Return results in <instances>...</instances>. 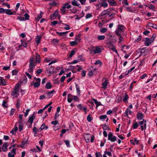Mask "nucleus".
<instances>
[{
	"instance_id": "f257e3e1",
	"label": "nucleus",
	"mask_w": 157,
	"mask_h": 157,
	"mask_svg": "<svg viewBox=\"0 0 157 157\" xmlns=\"http://www.w3.org/2000/svg\"><path fill=\"white\" fill-rule=\"evenodd\" d=\"M125 27L122 25H118L117 29L115 31V34L116 35H119V34H122L124 33L125 30Z\"/></svg>"
},
{
	"instance_id": "f03ea898",
	"label": "nucleus",
	"mask_w": 157,
	"mask_h": 157,
	"mask_svg": "<svg viewBox=\"0 0 157 157\" xmlns=\"http://www.w3.org/2000/svg\"><path fill=\"white\" fill-rule=\"evenodd\" d=\"M108 140L112 142H114L117 140V137L115 136H113L111 132H109L108 135Z\"/></svg>"
},
{
	"instance_id": "7ed1b4c3",
	"label": "nucleus",
	"mask_w": 157,
	"mask_h": 157,
	"mask_svg": "<svg viewBox=\"0 0 157 157\" xmlns=\"http://www.w3.org/2000/svg\"><path fill=\"white\" fill-rule=\"evenodd\" d=\"M107 47L111 49L113 51L115 52L117 54H118V52L116 49L114 47L113 45L112 44L111 42H109L107 43Z\"/></svg>"
},
{
	"instance_id": "20e7f679",
	"label": "nucleus",
	"mask_w": 157,
	"mask_h": 157,
	"mask_svg": "<svg viewBox=\"0 0 157 157\" xmlns=\"http://www.w3.org/2000/svg\"><path fill=\"white\" fill-rule=\"evenodd\" d=\"M113 10V9H109L106 10H104L101 12V16H103L106 15H109Z\"/></svg>"
},
{
	"instance_id": "39448f33",
	"label": "nucleus",
	"mask_w": 157,
	"mask_h": 157,
	"mask_svg": "<svg viewBox=\"0 0 157 157\" xmlns=\"http://www.w3.org/2000/svg\"><path fill=\"white\" fill-rule=\"evenodd\" d=\"M19 91L18 89H14L13 90L11 91V95L14 98L17 97L19 95L18 93Z\"/></svg>"
},
{
	"instance_id": "423d86ee",
	"label": "nucleus",
	"mask_w": 157,
	"mask_h": 157,
	"mask_svg": "<svg viewBox=\"0 0 157 157\" xmlns=\"http://www.w3.org/2000/svg\"><path fill=\"white\" fill-rule=\"evenodd\" d=\"M29 62L30 66L34 65L36 66V63H37L36 60L35 61V58L33 56H32L30 58Z\"/></svg>"
},
{
	"instance_id": "0eeeda50",
	"label": "nucleus",
	"mask_w": 157,
	"mask_h": 157,
	"mask_svg": "<svg viewBox=\"0 0 157 157\" xmlns=\"http://www.w3.org/2000/svg\"><path fill=\"white\" fill-rule=\"evenodd\" d=\"M16 148H13L11 150L10 152L8 153V157H15L14 155L16 154Z\"/></svg>"
},
{
	"instance_id": "6e6552de",
	"label": "nucleus",
	"mask_w": 157,
	"mask_h": 157,
	"mask_svg": "<svg viewBox=\"0 0 157 157\" xmlns=\"http://www.w3.org/2000/svg\"><path fill=\"white\" fill-rule=\"evenodd\" d=\"M102 81L103 82L102 85L103 86V88H106L108 83V80L106 78H103Z\"/></svg>"
},
{
	"instance_id": "1a4fd4ad",
	"label": "nucleus",
	"mask_w": 157,
	"mask_h": 157,
	"mask_svg": "<svg viewBox=\"0 0 157 157\" xmlns=\"http://www.w3.org/2000/svg\"><path fill=\"white\" fill-rule=\"evenodd\" d=\"M58 14V10H56L54 13L51 14L50 16V18L52 20L55 19Z\"/></svg>"
},
{
	"instance_id": "9d476101",
	"label": "nucleus",
	"mask_w": 157,
	"mask_h": 157,
	"mask_svg": "<svg viewBox=\"0 0 157 157\" xmlns=\"http://www.w3.org/2000/svg\"><path fill=\"white\" fill-rule=\"evenodd\" d=\"M125 35L124 33H123L122 34H119V35H117L118 36L119 40V41H118L119 43H120L121 42L123 41L124 38L123 37Z\"/></svg>"
},
{
	"instance_id": "9b49d317",
	"label": "nucleus",
	"mask_w": 157,
	"mask_h": 157,
	"mask_svg": "<svg viewBox=\"0 0 157 157\" xmlns=\"http://www.w3.org/2000/svg\"><path fill=\"white\" fill-rule=\"evenodd\" d=\"M153 42V41L150 39L148 38H145V44L146 46H149Z\"/></svg>"
},
{
	"instance_id": "f8f14e48",
	"label": "nucleus",
	"mask_w": 157,
	"mask_h": 157,
	"mask_svg": "<svg viewBox=\"0 0 157 157\" xmlns=\"http://www.w3.org/2000/svg\"><path fill=\"white\" fill-rule=\"evenodd\" d=\"M77 108L78 109L83 110L85 113H86V108L83 107L81 104H79L77 105Z\"/></svg>"
},
{
	"instance_id": "ddd939ff",
	"label": "nucleus",
	"mask_w": 157,
	"mask_h": 157,
	"mask_svg": "<svg viewBox=\"0 0 157 157\" xmlns=\"http://www.w3.org/2000/svg\"><path fill=\"white\" fill-rule=\"evenodd\" d=\"M101 51V48L98 46L95 47V49L93 51V52L94 54L100 53Z\"/></svg>"
},
{
	"instance_id": "4468645a",
	"label": "nucleus",
	"mask_w": 157,
	"mask_h": 157,
	"mask_svg": "<svg viewBox=\"0 0 157 157\" xmlns=\"http://www.w3.org/2000/svg\"><path fill=\"white\" fill-rule=\"evenodd\" d=\"M34 113L33 114L32 116L29 117L28 121V122L29 123L31 124L33 123V121L35 117L34 115Z\"/></svg>"
},
{
	"instance_id": "2eb2a0df",
	"label": "nucleus",
	"mask_w": 157,
	"mask_h": 157,
	"mask_svg": "<svg viewBox=\"0 0 157 157\" xmlns=\"http://www.w3.org/2000/svg\"><path fill=\"white\" fill-rule=\"evenodd\" d=\"M90 71H89L88 73V75L90 76H91L93 75L94 71H95L96 70V69L94 68L93 67H90Z\"/></svg>"
},
{
	"instance_id": "dca6fc26",
	"label": "nucleus",
	"mask_w": 157,
	"mask_h": 157,
	"mask_svg": "<svg viewBox=\"0 0 157 157\" xmlns=\"http://www.w3.org/2000/svg\"><path fill=\"white\" fill-rule=\"evenodd\" d=\"M108 2L109 5L111 6H114L117 5V3L114 0H108Z\"/></svg>"
},
{
	"instance_id": "f3484780",
	"label": "nucleus",
	"mask_w": 157,
	"mask_h": 157,
	"mask_svg": "<svg viewBox=\"0 0 157 157\" xmlns=\"http://www.w3.org/2000/svg\"><path fill=\"white\" fill-rule=\"evenodd\" d=\"M136 117L138 119L141 120L144 118L143 113L138 112L137 114Z\"/></svg>"
},
{
	"instance_id": "a211bd4d",
	"label": "nucleus",
	"mask_w": 157,
	"mask_h": 157,
	"mask_svg": "<svg viewBox=\"0 0 157 157\" xmlns=\"http://www.w3.org/2000/svg\"><path fill=\"white\" fill-rule=\"evenodd\" d=\"M35 66H36L35 65H32L31 66H30V65H29V68L28 70V71L31 75L33 74V69L35 67Z\"/></svg>"
},
{
	"instance_id": "6ab92c4d",
	"label": "nucleus",
	"mask_w": 157,
	"mask_h": 157,
	"mask_svg": "<svg viewBox=\"0 0 157 157\" xmlns=\"http://www.w3.org/2000/svg\"><path fill=\"white\" fill-rule=\"evenodd\" d=\"M37 81L36 82L33 84L35 87H39L40 85V79L39 78H38L37 79Z\"/></svg>"
},
{
	"instance_id": "aec40b11",
	"label": "nucleus",
	"mask_w": 157,
	"mask_h": 157,
	"mask_svg": "<svg viewBox=\"0 0 157 157\" xmlns=\"http://www.w3.org/2000/svg\"><path fill=\"white\" fill-rule=\"evenodd\" d=\"M8 146V144L7 143H4L2 146V150L4 152L7 151L8 149L7 148Z\"/></svg>"
},
{
	"instance_id": "412c9836",
	"label": "nucleus",
	"mask_w": 157,
	"mask_h": 157,
	"mask_svg": "<svg viewBox=\"0 0 157 157\" xmlns=\"http://www.w3.org/2000/svg\"><path fill=\"white\" fill-rule=\"evenodd\" d=\"M27 78L25 76L23 77L21 79L20 83H26L27 82Z\"/></svg>"
},
{
	"instance_id": "4be33fe9",
	"label": "nucleus",
	"mask_w": 157,
	"mask_h": 157,
	"mask_svg": "<svg viewBox=\"0 0 157 157\" xmlns=\"http://www.w3.org/2000/svg\"><path fill=\"white\" fill-rule=\"evenodd\" d=\"M6 81L3 78L0 77V85L4 86L6 85Z\"/></svg>"
},
{
	"instance_id": "5701e85b",
	"label": "nucleus",
	"mask_w": 157,
	"mask_h": 157,
	"mask_svg": "<svg viewBox=\"0 0 157 157\" xmlns=\"http://www.w3.org/2000/svg\"><path fill=\"white\" fill-rule=\"evenodd\" d=\"M147 25L149 27H151L154 29H157V25L156 24H153L149 22L148 23Z\"/></svg>"
},
{
	"instance_id": "b1692460",
	"label": "nucleus",
	"mask_w": 157,
	"mask_h": 157,
	"mask_svg": "<svg viewBox=\"0 0 157 157\" xmlns=\"http://www.w3.org/2000/svg\"><path fill=\"white\" fill-rule=\"evenodd\" d=\"M52 87L51 84L50 82H48L46 83L45 86V88L47 89H50Z\"/></svg>"
},
{
	"instance_id": "393cba45",
	"label": "nucleus",
	"mask_w": 157,
	"mask_h": 157,
	"mask_svg": "<svg viewBox=\"0 0 157 157\" xmlns=\"http://www.w3.org/2000/svg\"><path fill=\"white\" fill-rule=\"evenodd\" d=\"M36 60L38 63H39L40 62V55L38 53L36 54Z\"/></svg>"
},
{
	"instance_id": "a878e982",
	"label": "nucleus",
	"mask_w": 157,
	"mask_h": 157,
	"mask_svg": "<svg viewBox=\"0 0 157 157\" xmlns=\"http://www.w3.org/2000/svg\"><path fill=\"white\" fill-rule=\"evenodd\" d=\"M78 1L75 0H72L71 1V4L74 6H78L80 4H78Z\"/></svg>"
},
{
	"instance_id": "bb28decb",
	"label": "nucleus",
	"mask_w": 157,
	"mask_h": 157,
	"mask_svg": "<svg viewBox=\"0 0 157 157\" xmlns=\"http://www.w3.org/2000/svg\"><path fill=\"white\" fill-rule=\"evenodd\" d=\"M60 12L62 15H64L66 12L65 7L64 6L62 7V8L60 10Z\"/></svg>"
},
{
	"instance_id": "cd10ccee",
	"label": "nucleus",
	"mask_w": 157,
	"mask_h": 157,
	"mask_svg": "<svg viewBox=\"0 0 157 157\" xmlns=\"http://www.w3.org/2000/svg\"><path fill=\"white\" fill-rule=\"evenodd\" d=\"M75 87L76 88L77 92L78 94L79 95L80 93V91L79 89V86L78 84H75Z\"/></svg>"
},
{
	"instance_id": "c85d7f7f",
	"label": "nucleus",
	"mask_w": 157,
	"mask_h": 157,
	"mask_svg": "<svg viewBox=\"0 0 157 157\" xmlns=\"http://www.w3.org/2000/svg\"><path fill=\"white\" fill-rule=\"evenodd\" d=\"M21 45L25 47H26L27 46V44L26 43L24 40H21Z\"/></svg>"
},
{
	"instance_id": "c756f323",
	"label": "nucleus",
	"mask_w": 157,
	"mask_h": 157,
	"mask_svg": "<svg viewBox=\"0 0 157 157\" xmlns=\"http://www.w3.org/2000/svg\"><path fill=\"white\" fill-rule=\"evenodd\" d=\"M93 100L94 101V103H95V104L96 105V108L98 107V106H99V105H100V104H101V102H100L98 101H97L96 99H93Z\"/></svg>"
},
{
	"instance_id": "7c9ffc66",
	"label": "nucleus",
	"mask_w": 157,
	"mask_h": 157,
	"mask_svg": "<svg viewBox=\"0 0 157 157\" xmlns=\"http://www.w3.org/2000/svg\"><path fill=\"white\" fill-rule=\"evenodd\" d=\"M95 5L96 7V9L97 10H100V8L101 7V4L100 2L98 4H95Z\"/></svg>"
},
{
	"instance_id": "2f4dec72",
	"label": "nucleus",
	"mask_w": 157,
	"mask_h": 157,
	"mask_svg": "<svg viewBox=\"0 0 157 157\" xmlns=\"http://www.w3.org/2000/svg\"><path fill=\"white\" fill-rule=\"evenodd\" d=\"M102 126V128L104 130L110 129L109 127L107 126L106 124H103Z\"/></svg>"
},
{
	"instance_id": "473e14b6",
	"label": "nucleus",
	"mask_w": 157,
	"mask_h": 157,
	"mask_svg": "<svg viewBox=\"0 0 157 157\" xmlns=\"http://www.w3.org/2000/svg\"><path fill=\"white\" fill-rule=\"evenodd\" d=\"M63 6H64L66 8L69 9L71 8V5L69 4L68 3H65L64 4H63Z\"/></svg>"
},
{
	"instance_id": "72a5a7b5",
	"label": "nucleus",
	"mask_w": 157,
	"mask_h": 157,
	"mask_svg": "<svg viewBox=\"0 0 157 157\" xmlns=\"http://www.w3.org/2000/svg\"><path fill=\"white\" fill-rule=\"evenodd\" d=\"M41 39V37L39 36H38L36 38V41L37 44H38L40 41Z\"/></svg>"
},
{
	"instance_id": "f704fd0d",
	"label": "nucleus",
	"mask_w": 157,
	"mask_h": 157,
	"mask_svg": "<svg viewBox=\"0 0 157 157\" xmlns=\"http://www.w3.org/2000/svg\"><path fill=\"white\" fill-rule=\"evenodd\" d=\"M78 43V42L76 41H74L71 42L70 43V44L71 46H74L77 45Z\"/></svg>"
},
{
	"instance_id": "c9c22d12",
	"label": "nucleus",
	"mask_w": 157,
	"mask_h": 157,
	"mask_svg": "<svg viewBox=\"0 0 157 157\" xmlns=\"http://www.w3.org/2000/svg\"><path fill=\"white\" fill-rule=\"evenodd\" d=\"M107 116L106 115H101L99 116V119L102 120V121H104V119L107 118Z\"/></svg>"
},
{
	"instance_id": "e433bc0d",
	"label": "nucleus",
	"mask_w": 157,
	"mask_h": 157,
	"mask_svg": "<svg viewBox=\"0 0 157 157\" xmlns=\"http://www.w3.org/2000/svg\"><path fill=\"white\" fill-rule=\"evenodd\" d=\"M54 91H55L54 90H53L51 91H49L47 93L48 96L49 97H52L53 96V94L54 92Z\"/></svg>"
},
{
	"instance_id": "4c0bfd02",
	"label": "nucleus",
	"mask_w": 157,
	"mask_h": 157,
	"mask_svg": "<svg viewBox=\"0 0 157 157\" xmlns=\"http://www.w3.org/2000/svg\"><path fill=\"white\" fill-rule=\"evenodd\" d=\"M105 38V36L104 35L98 36L97 38L99 40H103Z\"/></svg>"
},
{
	"instance_id": "58836bf2",
	"label": "nucleus",
	"mask_w": 157,
	"mask_h": 157,
	"mask_svg": "<svg viewBox=\"0 0 157 157\" xmlns=\"http://www.w3.org/2000/svg\"><path fill=\"white\" fill-rule=\"evenodd\" d=\"M5 13H6L9 15H11L13 14V12L11 11L10 10H6Z\"/></svg>"
},
{
	"instance_id": "ea45409f",
	"label": "nucleus",
	"mask_w": 157,
	"mask_h": 157,
	"mask_svg": "<svg viewBox=\"0 0 157 157\" xmlns=\"http://www.w3.org/2000/svg\"><path fill=\"white\" fill-rule=\"evenodd\" d=\"M128 95L127 94H126L124 97L123 98V101L125 103L127 102V101H128L127 100L128 99Z\"/></svg>"
},
{
	"instance_id": "a19ab883",
	"label": "nucleus",
	"mask_w": 157,
	"mask_h": 157,
	"mask_svg": "<svg viewBox=\"0 0 157 157\" xmlns=\"http://www.w3.org/2000/svg\"><path fill=\"white\" fill-rule=\"evenodd\" d=\"M101 7L103 6L104 7H106L108 6V4L105 1L103 2L101 4Z\"/></svg>"
},
{
	"instance_id": "79ce46f5",
	"label": "nucleus",
	"mask_w": 157,
	"mask_h": 157,
	"mask_svg": "<svg viewBox=\"0 0 157 157\" xmlns=\"http://www.w3.org/2000/svg\"><path fill=\"white\" fill-rule=\"evenodd\" d=\"M6 104L7 102H6V101L4 100L2 102V106L5 108H7V107H8V106Z\"/></svg>"
},
{
	"instance_id": "37998d69",
	"label": "nucleus",
	"mask_w": 157,
	"mask_h": 157,
	"mask_svg": "<svg viewBox=\"0 0 157 157\" xmlns=\"http://www.w3.org/2000/svg\"><path fill=\"white\" fill-rule=\"evenodd\" d=\"M138 127V124L137 122H134L133 123V127L134 129H136Z\"/></svg>"
},
{
	"instance_id": "c03bdc74",
	"label": "nucleus",
	"mask_w": 157,
	"mask_h": 157,
	"mask_svg": "<svg viewBox=\"0 0 157 157\" xmlns=\"http://www.w3.org/2000/svg\"><path fill=\"white\" fill-rule=\"evenodd\" d=\"M107 29L106 28H103L100 29V31L103 33H105L107 31Z\"/></svg>"
},
{
	"instance_id": "a18cd8bd",
	"label": "nucleus",
	"mask_w": 157,
	"mask_h": 157,
	"mask_svg": "<svg viewBox=\"0 0 157 157\" xmlns=\"http://www.w3.org/2000/svg\"><path fill=\"white\" fill-rule=\"evenodd\" d=\"M17 19H18L21 21L25 20V18L24 17L21 16H18L17 18Z\"/></svg>"
},
{
	"instance_id": "49530a36",
	"label": "nucleus",
	"mask_w": 157,
	"mask_h": 157,
	"mask_svg": "<svg viewBox=\"0 0 157 157\" xmlns=\"http://www.w3.org/2000/svg\"><path fill=\"white\" fill-rule=\"evenodd\" d=\"M75 52V51L74 50H72L70 54L69 57H71L73 55H74Z\"/></svg>"
},
{
	"instance_id": "de8ad7c7",
	"label": "nucleus",
	"mask_w": 157,
	"mask_h": 157,
	"mask_svg": "<svg viewBox=\"0 0 157 157\" xmlns=\"http://www.w3.org/2000/svg\"><path fill=\"white\" fill-rule=\"evenodd\" d=\"M64 141L68 147H70V141L69 140H64Z\"/></svg>"
},
{
	"instance_id": "09e8293b",
	"label": "nucleus",
	"mask_w": 157,
	"mask_h": 157,
	"mask_svg": "<svg viewBox=\"0 0 157 157\" xmlns=\"http://www.w3.org/2000/svg\"><path fill=\"white\" fill-rule=\"evenodd\" d=\"M41 127L42 128V129H47L48 128V127L45 126V124L44 123L42 124Z\"/></svg>"
},
{
	"instance_id": "8fccbe9b",
	"label": "nucleus",
	"mask_w": 157,
	"mask_h": 157,
	"mask_svg": "<svg viewBox=\"0 0 157 157\" xmlns=\"http://www.w3.org/2000/svg\"><path fill=\"white\" fill-rule=\"evenodd\" d=\"M59 41L56 39H54L52 41V43L54 44H56V43H58Z\"/></svg>"
},
{
	"instance_id": "3c124183",
	"label": "nucleus",
	"mask_w": 157,
	"mask_h": 157,
	"mask_svg": "<svg viewBox=\"0 0 157 157\" xmlns=\"http://www.w3.org/2000/svg\"><path fill=\"white\" fill-rule=\"evenodd\" d=\"M92 17V15L91 13H88L86 14L85 17L86 19H88Z\"/></svg>"
},
{
	"instance_id": "603ef678",
	"label": "nucleus",
	"mask_w": 157,
	"mask_h": 157,
	"mask_svg": "<svg viewBox=\"0 0 157 157\" xmlns=\"http://www.w3.org/2000/svg\"><path fill=\"white\" fill-rule=\"evenodd\" d=\"M148 7L150 9H154L155 8L154 6L152 4H150L149 6H148Z\"/></svg>"
},
{
	"instance_id": "864d4df0",
	"label": "nucleus",
	"mask_w": 157,
	"mask_h": 157,
	"mask_svg": "<svg viewBox=\"0 0 157 157\" xmlns=\"http://www.w3.org/2000/svg\"><path fill=\"white\" fill-rule=\"evenodd\" d=\"M24 16L25 17V20H29V15L27 13H26L24 14Z\"/></svg>"
},
{
	"instance_id": "5fc2aeb1",
	"label": "nucleus",
	"mask_w": 157,
	"mask_h": 157,
	"mask_svg": "<svg viewBox=\"0 0 157 157\" xmlns=\"http://www.w3.org/2000/svg\"><path fill=\"white\" fill-rule=\"evenodd\" d=\"M58 22L56 21H54L51 22V25L53 26H55L57 24Z\"/></svg>"
},
{
	"instance_id": "6e6d98bb",
	"label": "nucleus",
	"mask_w": 157,
	"mask_h": 157,
	"mask_svg": "<svg viewBox=\"0 0 157 157\" xmlns=\"http://www.w3.org/2000/svg\"><path fill=\"white\" fill-rule=\"evenodd\" d=\"M96 157H102V155L100 152H97L95 153Z\"/></svg>"
},
{
	"instance_id": "4d7b16f0",
	"label": "nucleus",
	"mask_w": 157,
	"mask_h": 157,
	"mask_svg": "<svg viewBox=\"0 0 157 157\" xmlns=\"http://www.w3.org/2000/svg\"><path fill=\"white\" fill-rule=\"evenodd\" d=\"M87 119L89 122H90L92 119V118L90 117V115H89L87 117Z\"/></svg>"
},
{
	"instance_id": "13d9d810",
	"label": "nucleus",
	"mask_w": 157,
	"mask_h": 157,
	"mask_svg": "<svg viewBox=\"0 0 157 157\" xmlns=\"http://www.w3.org/2000/svg\"><path fill=\"white\" fill-rule=\"evenodd\" d=\"M33 131L35 133V134H36L37 133L38 130L35 127H34L33 129Z\"/></svg>"
},
{
	"instance_id": "bf43d9fd",
	"label": "nucleus",
	"mask_w": 157,
	"mask_h": 157,
	"mask_svg": "<svg viewBox=\"0 0 157 157\" xmlns=\"http://www.w3.org/2000/svg\"><path fill=\"white\" fill-rule=\"evenodd\" d=\"M18 71L16 70H13L12 71V73L13 75H16L17 74Z\"/></svg>"
},
{
	"instance_id": "052dcab7",
	"label": "nucleus",
	"mask_w": 157,
	"mask_h": 157,
	"mask_svg": "<svg viewBox=\"0 0 157 157\" xmlns=\"http://www.w3.org/2000/svg\"><path fill=\"white\" fill-rule=\"evenodd\" d=\"M19 130L20 132H21L23 129V126L21 124H20L18 126Z\"/></svg>"
},
{
	"instance_id": "680f3d73",
	"label": "nucleus",
	"mask_w": 157,
	"mask_h": 157,
	"mask_svg": "<svg viewBox=\"0 0 157 157\" xmlns=\"http://www.w3.org/2000/svg\"><path fill=\"white\" fill-rule=\"evenodd\" d=\"M142 38V37L141 36H139L138 38H137L135 40V42H138L140 41Z\"/></svg>"
},
{
	"instance_id": "e2e57ef3",
	"label": "nucleus",
	"mask_w": 157,
	"mask_h": 157,
	"mask_svg": "<svg viewBox=\"0 0 157 157\" xmlns=\"http://www.w3.org/2000/svg\"><path fill=\"white\" fill-rule=\"evenodd\" d=\"M105 154L109 156H112V154L111 152L107 151H105Z\"/></svg>"
},
{
	"instance_id": "0e129e2a",
	"label": "nucleus",
	"mask_w": 157,
	"mask_h": 157,
	"mask_svg": "<svg viewBox=\"0 0 157 157\" xmlns=\"http://www.w3.org/2000/svg\"><path fill=\"white\" fill-rule=\"evenodd\" d=\"M15 111V109H12L10 113V115L11 116H12L13 115L14 112Z\"/></svg>"
},
{
	"instance_id": "69168bd1",
	"label": "nucleus",
	"mask_w": 157,
	"mask_h": 157,
	"mask_svg": "<svg viewBox=\"0 0 157 157\" xmlns=\"http://www.w3.org/2000/svg\"><path fill=\"white\" fill-rule=\"evenodd\" d=\"M25 74L27 76H28L29 78L30 79H31L32 76L30 75L29 73H28L26 72H25Z\"/></svg>"
},
{
	"instance_id": "338daca9",
	"label": "nucleus",
	"mask_w": 157,
	"mask_h": 157,
	"mask_svg": "<svg viewBox=\"0 0 157 157\" xmlns=\"http://www.w3.org/2000/svg\"><path fill=\"white\" fill-rule=\"evenodd\" d=\"M30 111V109H26V112L25 113V114L24 115V116L26 117L28 114L29 112Z\"/></svg>"
},
{
	"instance_id": "774afa93",
	"label": "nucleus",
	"mask_w": 157,
	"mask_h": 157,
	"mask_svg": "<svg viewBox=\"0 0 157 157\" xmlns=\"http://www.w3.org/2000/svg\"><path fill=\"white\" fill-rule=\"evenodd\" d=\"M42 71V70L41 69H38L36 71V72L38 74H39L40 73H41Z\"/></svg>"
}]
</instances>
